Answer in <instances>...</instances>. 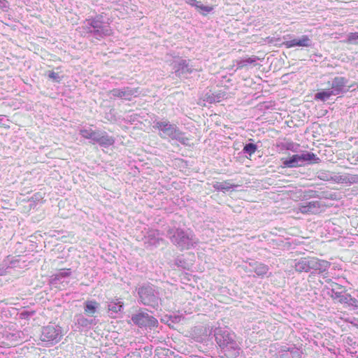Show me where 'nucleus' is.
I'll return each mask as SVG.
<instances>
[{"instance_id":"obj_1","label":"nucleus","mask_w":358,"mask_h":358,"mask_svg":"<svg viewBox=\"0 0 358 358\" xmlns=\"http://www.w3.org/2000/svg\"><path fill=\"white\" fill-rule=\"evenodd\" d=\"M153 123V127L159 131V135L161 138H169L183 145L189 144V138L185 136L184 133L182 132L176 124H171L167 120H155Z\"/></svg>"},{"instance_id":"obj_2","label":"nucleus","mask_w":358,"mask_h":358,"mask_svg":"<svg viewBox=\"0 0 358 358\" xmlns=\"http://www.w3.org/2000/svg\"><path fill=\"white\" fill-rule=\"evenodd\" d=\"M167 235L171 241L181 250H189L198 243V239L188 231L180 229H169Z\"/></svg>"},{"instance_id":"obj_3","label":"nucleus","mask_w":358,"mask_h":358,"mask_svg":"<svg viewBox=\"0 0 358 358\" xmlns=\"http://www.w3.org/2000/svg\"><path fill=\"white\" fill-rule=\"evenodd\" d=\"M330 266L329 262L321 260L316 257H302L296 260L294 264L295 270L297 272H310L318 271L323 273L326 271Z\"/></svg>"},{"instance_id":"obj_4","label":"nucleus","mask_w":358,"mask_h":358,"mask_svg":"<svg viewBox=\"0 0 358 358\" xmlns=\"http://www.w3.org/2000/svg\"><path fill=\"white\" fill-rule=\"evenodd\" d=\"M102 16H96L86 20L85 27L87 32L92 34L95 38H100L112 34L109 24L103 21Z\"/></svg>"},{"instance_id":"obj_5","label":"nucleus","mask_w":358,"mask_h":358,"mask_svg":"<svg viewBox=\"0 0 358 358\" xmlns=\"http://www.w3.org/2000/svg\"><path fill=\"white\" fill-rule=\"evenodd\" d=\"M138 294L143 304L155 308L159 306L160 303L159 294L152 286L149 285L142 286L138 289Z\"/></svg>"},{"instance_id":"obj_6","label":"nucleus","mask_w":358,"mask_h":358,"mask_svg":"<svg viewBox=\"0 0 358 358\" xmlns=\"http://www.w3.org/2000/svg\"><path fill=\"white\" fill-rule=\"evenodd\" d=\"M215 336L217 343L223 349L231 348L234 350V355H238V349L236 343L234 341L233 334H229L227 330L221 329H216Z\"/></svg>"},{"instance_id":"obj_7","label":"nucleus","mask_w":358,"mask_h":358,"mask_svg":"<svg viewBox=\"0 0 358 358\" xmlns=\"http://www.w3.org/2000/svg\"><path fill=\"white\" fill-rule=\"evenodd\" d=\"M62 336V329L59 326L48 325L43 328L41 340L48 344L58 343Z\"/></svg>"},{"instance_id":"obj_8","label":"nucleus","mask_w":358,"mask_h":358,"mask_svg":"<svg viewBox=\"0 0 358 358\" xmlns=\"http://www.w3.org/2000/svg\"><path fill=\"white\" fill-rule=\"evenodd\" d=\"M70 268H63L50 276V283L59 289H64L69 283Z\"/></svg>"},{"instance_id":"obj_9","label":"nucleus","mask_w":358,"mask_h":358,"mask_svg":"<svg viewBox=\"0 0 358 358\" xmlns=\"http://www.w3.org/2000/svg\"><path fill=\"white\" fill-rule=\"evenodd\" d=\"M132 322L140 327H155L157 326L158 321L147 313L139 312L131 317Z\"/></svg>"},{"instance_id":"obj_10","label":"nucleus","mask_w":358,"mask_h":358,"mask_svg":"<svg viewBox=\"0 0 358 358\" xmlns=\"http://www.w3.org/2000/svg\"><path fill=\"white\" fill-rule=\"evenodd\" d=\"M175 73L177 76L187 78L196 69L190 64L189 61L180 60L174 66Z\"/></svg>"},{"instance_id":"obj_11","label":"nucleus","mask_w":358,"mask_h":358,"mask_svg":"<svg viewBox=\"0 0 358 358\" xmlns=\"http://www.w3.org/2000/svg\"><path fill=\"white\" fill-rule=\"evenodd\" d=\"M111 97H118L125 100H131L133 96L139 94L138 88L124 87L122 89H113L109 92Z\"/></svg>"},{"instance_id":"obj_12","label":"nucleus","mask_w":358,"mask_h":358,"mask_svg":"<svg viewBox=\"0 0 358 358\" xmlns=\"http://www.w3.org/2000/svg\"><path fill=\"white\" fill-rule=\"evenodd\" d=\"M331 180L337 183L355 184L358 183V174L350 173H332L329 175Z\"/></svg>"},{"instance_id":"obj_13","label":"nucleus","mask_w":358,"mask_h":358,"mask_svg":"<svg viewBox=\"0 0 358 358\" xmlns=\"http://www.w3.org/2000/svg\"><path fill=\"white\" fill-rule=\"evenodd\" d=\"M312 43L313 41L309 36L303 35L299 38L285 41L282 43V45L287 48H291L296 46L308 48L312 46Z\"/></svg>"},{"instance_id":"obj_14","label":"nucleus","mask_w":358,"mask_h":358,"mask_svg":"<svg viewBox=\"0 0 358 358\" xmlns=\"http://www.w3.org/2000/svg\"><path fill=\"white\" fill-rule=\"evenodd\" d=\"M348 80L343 77H336L333 79L331 83V90L334 94L338 95L349 90V87L347 85Z\"/></svg>"},{"instance_id":"obj_15","label":"nucleus","mask_w":358,"mask_h":358,"mask_svg":"<svg viewBox=\"0 0 358 358\" xmlns=\"http://www.w3.org/2000/svg\"><path fill=\"white\" fill-rule=\"evenodd\" d=\"M164 240L159 236V231L157 230H149L147 235L145 236L144 243L147 248L148 247H157L160 245L161 242Z\"/></svg>"},{"instance_id":"obj_16","label":"nucleus","mask_w":358,"mask_h":358,"mask_svg":"<svg viewBox=\"0 0 358 358\" xmlns=\"http://www.w3.org/2000/svg\"><path fill=\"white\" fill-rule=\"evenodd\" d=\"M114 143L115 139L112 136H110L106 132L97 131L92 143H98L101 147L108 148L113 145Z\"/></svg>"},{"instance_id":"obj_17","label":"nucleus","mask_w":358,"mask_h":358,"mask_svg":"<svg viewBox=\"0 0 358 358\" xmlns=\"http://www.w3.org/2000/svg\"><path fill=\"white\" fill-rule=\"evenodd\" d=\"M299 210L302 213L317 214L321 211V205L318 201L306 202L299 206Z\"/></svg>"},{"instance_id":"obj_18","label":"nucleus","mask_w":358,"mask_h":358,"mask_svg":"<svg viewBox=\"0 0 358 358\" xmlns=\"http://www.w3.org/2000/svg\"><path fill=\"white\" fill-rule=\"evenodd\" d=\"M301 354L300 350L295 347L284 346L278 352V357L279 358H300Z\"/></svg>"},{"instance_id":"obj_19","label":"nucleus","mask_w":358,"mask_h":358,"mask_svg":"<svg viewBox=\"0 0 358 358\" xmlns=\"http://www.w3.org/2000/svg\"><path fill=\"white\" fill-rule=\"evenodd\" d=\"M123 305L120 299H115L110 301L108 306L110 315L115 317L118 313L122 311Z\"/></svg>"},{"instance_id":"obj_20","label":"nucleus","mask_w":358,"mask_h":358,"mask_svg":"<svg viewBox=\"0 0 358 358\" xmlns=\"http://www.w3.org/2000/svg\"><path fill=\"white\" fill-rule=\"evenodd\" d=\"M298 156L300 157L301 165L306 162H313L318 163L320 161V159L316 156V155L312 152H304L298 155Z\"/></svg>"},{"instance_id":"obj_21","label":"nucleus","mask_w":358,"mask_h":358,"mask_svg":"<svg viewBox=\"0 0 358 358\" xmlns=\"http://www.w3.org/2000/svg\"><path fill=\"white\" fill-rule=\"evenodd\" d=\"M282 164L285 166L290 168L301 166L300 157H299L298 155H294L291 157L285 159Z\"/></svg>"},{"instance_id":"obj_22","label":"nucleus","mask_w":358,"mask_h":358,"mask_svg":"<svg viewBox=\"0 0 358 358\" xmlns=\"http://www.w3.org/2000/svg\"><path fill=\"white\" fill-rule=\"evenodd\" d=\"M331 96H336L332 90L330 89L324 90L315 94V99H318L322 101L328 100Z\"/></svg>"},{"instance_id":"obj_23","label":"nucleus","mask_w":358,"mask_h":358,"mask_svg":"<svg viewBox=\"0 0 358 358\" xmlns=\"http://www.w3.org/2000/svg\"><path fill=\"white\" fill-rule=\"evenodd\" d=\"M213 187L217 191H221L223 192L229 191L233 187V185L229 181L224 182H215L213 183Z\"/></svg>"},{"instance_id":"obj_24","label":"nucleus","mask_w":358,"mask_h":358,"mask_svg":"<svg viewBox=\"0 0 358 358\" xmlns=\"http://www.w3.org/2000/svg\"><path fill=\"white\" fill-rule=\"evenodd\" d=\"M340 302L342 303H346L355 308H358V300L348 294H345L340 299Z\"/></svg>"},{"instance_id":"obj_25","label":"nucleus","mask_w":358,"mask_h":358,"mask_svg":"<svg viewBox=\"0 0 358 358\" xmlns=\"http://www.w3.org/2000/svg\"><path fill=\"white\" fill-rule=\"evenodd\" d=\"M97 302L94 301H87L85 307V312L90 316H92L96 311L98 308Z\"/></svg>"},{"instance_id":"obj_26","label":"nucleus","mask_w":358,"mask_h":358,"mask_svg":"<svg viewBox=\"0 0 358 358\" xmlns=\"http://www.w3.org/2000/svg\"><path fill=\"white\" fill-rule=\"evenodd\" d=\"M97 131H93L91 129H81L80 130V135L87 139L91 140V143H93Z\"/></svg>"},{"instance_id":"obj_27","label":"nucleus","mask_w":358,"mask_h":358,"mask_svg":"<svg viewBox=\"0 0 358 358\" xmlns=\"http://www.w3.org/2000/svg\"><path fill=\"white\" fill-rule=\"evenodd\" d=\"M224 96V93L206 94V101L209 103L220 102Z\"/></svg>"},{"instance_id":"obj_28","label":"nucleus","mask_w":358,"mask_h":358,"mask_svg":"<svg viewBox=\"0 0 358 358\" xmlns=\"http://www.w3.org/2000/svg\"><path fill=\"white\" fill-rule=\"evenodd\" d=\"M254 271L256 273L257 275H264L267 273L268 267L263 264L255 263Z\"/></svg>"},{"instance_id":"obj_29","label":"nucleus","mask_w":358,"mask_h":358,"mask_svg":"<svg viewBox=\"0 0 358 358\" xmlns=\"http://www.w3.org/2000/svg\"><path fill=\"white\" fill-rule=\"evenodd\" d=\"M257 147L255 144L253 143H248L243 148V152L251 156L252 154L255 152Z\"/></svg>"},{"instance_id":"obj_30","label":"nucleus","mask_w":358,"mask_h":358,"mask_svg":"<svg viewBox=\"0 0 358 358\" xmlns=\"http://www.w3.org/2000/svg\"><path fill=\"white\" fill-rule=\"evenodd\" d=\"M48 77L56 82H59L60 80V77L59 74L54 71H50L48 73Z\"/></svg>"},{"instance_id":"obj_31","label":"nucleus","mask_w":358,"mask_h":358,"mask_svg":"<svg viewBox=\"0 0 358 358\" xmlns=\"http://www.w3.org/2000/svg\"><path fill=\"white\" fill-rule=\"evenodd\" d=\"M199 10L202 11L203 15H206V13H208L213 10V7L201 4V6L200 7Z\"/></svg>"},{"instance_id":"obj_32","label":"nucleus","mask_w":358,"mask_h":358,"mask_svg":"<svg viewBox=\"0 0 358 358\" xmlns=\"http://www.w3.org/2000/svg\"><path fill=\"white\" fill-rule=\"evenodd\" d=\"M331 292V296L335 299H338L340 302V299L342 298V296H343L344 294H343L341 292H334V289H332Z\"/></svg>"},{"instance_id":"obj_33","label":"nucleus","mask_w":358,"mask_h":358,"mask_svg":"<svg viewBox=\"0 0 358 358\" xmlns=\"http://www.w3.org/2000/svg\"><path fill=\"white\" fill-rule=\"evenodd\" d=\"M357 39H358V33L350 34V35L348 37L349 41H354Z\"/></svg>"},{"instance_id":"obj_34","label":"nucleus","mask_w":358,"mask_h":358,"mask_svg":"<svg viewBox=\"0 0 358 358\" xmlns=\"http://www.w3.org/2000/svg\"><path fill=\"white\" fill-rule=\"evenodd\" d=\"M247 65L245 59L241 60L238 62V68L242 69Z\"/></svg>"},{"instance_id":"obj_35","label":"nucleus","mask_w":358,"mask_h":358,"mask_svg":"<svg viewBox=\"0 0 358 358\" xmlns=\"http://www.w3.org/2000/svg\"><path fill=\"white\" fill-rule=\"evenodd\" d=\"M78 323L83 326L87 325V320L84 317H81L80 319L78 320Z\"/></svg>"},{"instance_id":"obj_36","label":"nucleus","mask_w":358,"mask_h":358,"mask_svg":"<svg viewBox=\"0 0 358 358\" xmlns=\"http://www.w3.org/2000/svg\"><path fill=\"white\" fill-rule=\"evenodd\" d=\"M329 175L330 174L322 173V176H320V178L324 180H331V179L329 178Z\"/></svg>"},{"instance_id":"obj_37","label":"nucleus","mask_w":358,"mask_h":358,"mask_svg":"<svg viewBox=\"0 0 358 358\" xmlns=\"http://www.w3.org/2000/svg\"><path fill=\"white\" fill-rule=\"evenodd\" d=\"M201 4L202 3H201V1H198L196 0L194 6L196 7L197 9H199L200 7L201 6Z\"/></svg>"},{"instance_id":"obj_38","label":"nucleus","mask_w":358,"mask_h":358,"mask_svg":"<svg viewBox=\"0 0 358 358\" xmlns=\"http://www.w3.org/2000/svg\"><path fill=\"white\" fill-rule=\"evenodd\" d=\"M185 2H186L187 4H189V5L192 6H194V3H195V1H196V0H185Z\"/></svg>"},{"instance_id":"obj_39","label":"nucleus","mask_w":358,"mask_h":358,"mask_svg":"<svg viewBox=\"0 0 358 358\" xmlns=\"http://www.w3.org/2000/svg\"><path fill=\"white\" fill-rule=\"evenodd\" d=\"M245 62H246L247 65H248V64H252V63H253V62H255V59H252V58H248V59H245Z\"/></svg>"},{"instance_id":"obj_40","label":"nucleus","mask_w":358,"mask_h":358,"mask_svg":"<svg viewBox=\"0 0 358 358\" xmlns=\"http://www.w3.org/2000/svg\"><path fill=\"white\" fill-rule=\"evenodd\" d=\"M357 159H358V153H357Z\"/></svg>"}]
</instances>
